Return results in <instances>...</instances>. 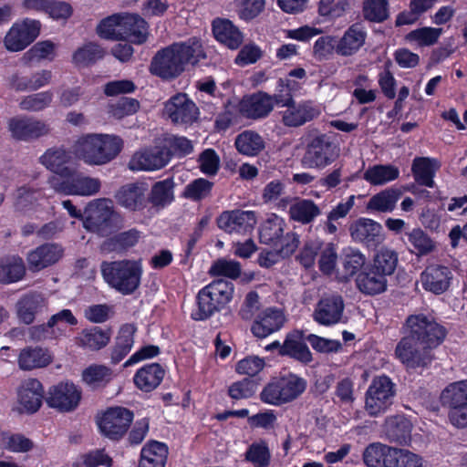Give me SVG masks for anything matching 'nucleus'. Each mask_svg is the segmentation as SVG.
I'll return each instance as SVG.
<instances>
[{"label": "nucleus", "mask_w": 467, "mask_h": 467, "mask_svg": "<svg viewBox=\"0 0 467 467\" xmlns=\"http://www.w3.org/2000/svg\"><path fill=\"white\" fill-rule=\"evenodd\" d=\"M410 334L397 345V358L409 368L426 367L432 360L431 350L441 345L446 329L424 315H412L406 320Z\"/></svg>", "instance_id": "f257e3e1"}, {"label": "nucleus", "mask_w": 467, "mask_h": 467, "mask_svg": "<svg viewBox=\"0 0 467 467\" xmlns=\"http://www.w3.org/2000/svg\"><path fill=\"white\" fill-rule=\"evenodd\" d=\"M206 58L201 40L191 37L183 42H175L156 52L150 64V72L163 80L175 79L188 65L196 66Z\"/></svg>", "instance_id": "f03ea898"}, {"label": "nucleus", "mask_w": 467, "mask_h": 467, "mask_svg": "<svg viewBox=\"0 0 467 467\" xmlns=\"http://www.w3.org/2000/svg\"><path fill=\"white\" fill-rule=\"evenodd\" d=\"M123 149L119 136L103 133H88L78 139L74 145L75 154L88 165L101 166L115 160Z\"/></svg>", "instance_id": "7ed1b4c3"}, {"label": "nucleus", "mask_w": 467, "mask_h": 467, "mask_svg": "<svg viewBox=\"0 0 467 467\" xmlns=\"http://www.w3.org/2000/svg\"><path fill=\"white\" fill-rule=\"evenodd\" d=\"M105 282L118 292H135L140 286L143 273L140 261H103L100 265Z\"/></svg>", "instance_id": "20e7f679"}, {"label": "nucleus", "mask_w": 467, "mask_h": 467, "mask_svg": "<svg viewBox=\"0 0 467 467\" xmlns=\"http://www.w3.org/2000/svg\"><path fill=\"white\" fill-rule=\"evenodd\" d=\"M285 220L272 213L259 227L260 243L267 244L272 248H277L282 258L291 256L299 245V236L296 233L288 232L285 234Z\"/></svg>", "instance_id": "39448f33"}, {"label": "nucleus", "mask_w": 467, "mask_h": 467, "mask_svg": "<svg viewBox=\"0 0 467 467\" xmlns=\"http://www.w3.org/2000/svg\"><path fill=\"white\" fill-rule=\"evenodd\" d=\"M84 224L90 232L109 237L123 228L124 218L107 200L99 199L88 205Z\"/></svg>", "instance_id": "423d86ee"}, {"label": "nucleus", "mask_w": 467, "mask_h": 467, "mask_svg": "<svg viewBox=\"0 0 467 467\" xmlns=\"http://www.w3.org/2000/svg\"><path fill=\"white\" fill-rule=\"evenodd\" d=\"M396 385L385 376L375 377L365 395V410L371 417L384 414L393 404Z\"/></svg>", "instance_id": "0eeeda50"}, {"label": "nucleus", "mask_w": 467, "mask_h": 467, "mask_svg": "<svg viewBox=\"0 0 467 467\" xmlns=\"http://www.w3.org/2000/svg\"><path fill=\"white\" fill-rule=\"evenodd\" d=\"M306 388V381L294 374L275 379L261 392L264 402L280 405L296 400Z\"/></svg>", "instance_id": "6e6552de"}, {"label": "nucleus", "mask_w": 467, "mask_h": 467, "mask_svg": "<svg viewBox=\"0 0 467 467\" xmlns=\"http://www.w3.org/2000/svg\"><path fill=\"white\" fill-rule=\"evenodd\" d=\"M337 151V145L327 134L314 136L306 145L302 165L308 169L322 170L336 161Z\"/></svg>", "instance_id": "1a4fd4ad"}, {"label": "nucleus", "mask_w": 467, "mask_h": 467, "mask_svg": "<svg viewBox=\"0 0 467 467\" xmlns=\"http://www.w3.org/2000/svg\"><path fill=\"white\" fill-rule=\"evenodd\" d=\"M133 419L132 410L122 406H115L108 408L98 418L97 423L104 437L118 441L127 434Z\"/></svg>", "instance_id": "9d476101"}, {"label": "nucleus", "mask_w": 467, "mask_h": 467, "mask_svg": "<svg viewBox=\"0 0 467 467\" xmlns=\"http://www.w3.org/2000/svg\"><path fill=\"white\" fill-rule=\"evenodd\" d=\"M441 402L450 408L449 420L452 425L467 427V379L449 384L441 394Z\"/></svg>", "instance_id": "9b49d317"}, {"label": "nucleus", "mask_w": 467, "mask_h": 467, "mask_svg": "<svg viewBox=\"0 0 467 467\" xmlns=\"http://www.w3.org/2000/svg\"><path fill=\"white\" fill-rule=\"evenodd\" d=\"M38 20L25 18L15 23L6 34L4 43L7 50L18 52L31 45L40 34Z\"/></svg>", "instance_id": "f8f14e48"}, {"label": "nucleus", "mask_w": 467, "mask_h": 467, "mask_svg": "<svg viewBox=\"0 0 467 467\" xmlns=\"http://www.w3.org/2000/svg\"><path fill=\"white\" fill-rule=\"evenodd\" d=\"M348 230L352 240L368 250L376 251L385 240L382 225L370 218L361 217L355 220Z\"/></svg>", "instance_id": "ddd939ff"}, {"label": "nucleus", "mask_w": 467, "mask_h": 467, "mask_svg": "<svg viewBox=\"0 0 467 467\" xmlns=\"http://www.w3.org/2000/svg\"><path fill=\"white\" fill-rule=\"evenodd\" d=\"M11 136L20 141H32L50 132L49 125L44 120L26 115L12 117L7 121Z\"/></svg>", "instance_id": "4468645a"}, {"label": "nucleus", "mask_w": 467, "mask_h": 467, "mask_svg": "<svg viewBox=\"0 0 467 467\" xmlns=\"http://www.w3.org/2000/svg\"><path fill=\"white\" fill-rule=\"evenodd\" d=\"M50 183L57 192L79 196L94 195L101 186L99 179L76 173L74 170L70 177H64L63 180L53 178Z\"/></svg>", "instance_id": "2eb2a0df"}, {"label": "nucleus", "mask_w": 467, "mask_h": 467, "mask_svg": "<svg viewBox=\"0 0 467 467\" xmlns=\"http://www.w3.org/2000/svg\"><path fill=\"white\" fill-rule=\"evenodd\" d=\"M164 111L174 124L192 125L199 118V109L186 93L171 96L164 105Z\"/></svg>", "instance_id": "dca6fc26"}, {"label": "nucleus", "mask_w": 467, "mask_h": 467, "mask_svg": "<svg viewBox=\"0 0 467 467\" xmlns=\"http://www.w3.org/2000/svg\"><path fill=\"white\" fill-rule=\"evenodd\" d=\"M170 161V151L163 145L156 144L135 152L129 161L131 171H157L165 167Z\"/></svg>", "instance_id": "f3484780"}, {"label": "nucleus", "mask_w": 467, "mask_h": 467, "mask_svg": "<svg viewBox=\"0 0 467 467\" xmlns=\"http://www.w3.org/2000/svg\"><path fill=\"white\" fill-rule=\"evenodd\" d=\"M271 99L270 94L262 90L244 95L238 102V111L247 119H266L274 109Z\"/></svg>", "instance_id": "a211bd4d"}, {"label": "nucleus", "mask_w": 467, "mask_h": 467, "mask_svg": "<svg viewBox=\"0 0 467 467\" xmlns=\"http://www.w3.org/2000/svg\"><path fill=\"white\" fill-rule=\"evenodd\" d=\"M81 390L72 382H60L49 389L47 403L61 412L77 409L81 400Z\"/></svg>", "instance_id": "6ab92c4d"}, {"label": "nucleus", "mask_w": 467, "mask_h": 467, "mask_svg": "<svg viewBox=\"0 0 467 467\" xmlns=\"http://www.w3.org/2000/svg\"><path fill=\"white\" fill-rule=\"evenodd\" d=\"M64 249L60 244L46 243L31 250L26 256L28 268L39 272L57 264L63 256Z\"/></svg>", "instance_id": "aec40b11"}, {"label": "nucleus", "mask_w": 467, "mask_h": 467, "mask_svg": "<svg viewBox=\"0 0 467 467\" xmlns=\"http://www.w3.org/2000/svg\"><path fill=\"white\" fill-rule=\"evenodd\" d=\"M165 367L159 362L147 363L138 368L132 378L136 389L143 393H150L163 381Z\"/></svg>", "instance_id": "412c9836"}, {"label": "nucleus", "mask_w": 467, "mask_h": 467, "mask_svg": "<svg viewBox=\"0 0 467 467\" xmlns=\"http://www.w3.org/2000/svg\"><path fill=\"white\" fill-rule=\"evenodd\" d=\"M281 114L282 123L285 127L296 128L317 118L320 110L312 100H303L299 103L293 101Z\"/></svg>", "instance_id": "4be33fe9"}, {"label": "nucleus", "mask_w": 467, "mask_h": 467, "mask_svg": "<svg viewBox=\"0 0 467 467\" xmlns=\"http://www.w3.org/2000/svg\"><path fill=\"white\" fill-rule=\"evenodd\" d=\"M345 305L340 296L331 295L320 299L313 312V318L323 326L340 322Z\"/></svg>", "instance_id": "5701e85b"}, {"label": "nucleus", "mask_w": 467, "mask_h": 467, "mask_svg": "<svg viewBox=\"0 0 467 467\" xmlns=\"http://www.w3.org/2000/svg\"><path fill=\"white\" fill-rule=\"evenodd\" d=\"M146 191L141 183H127L118 190L115 198L119 205L130 212H141L149 203Z\"/></svg>", "instance_id": "b1692460"}, {"label": "nucleus", "mask_w": 467, "mask_h": 467, "mask_svg": "<svg viewBox=\"0 0 467 467\" xmlns=\"http://www.w3.org/2000/svg\"><path fill=\"white\" fill-rule=\"evenodd\" d=\"M285 321L282 309L268 307L257 317L252 325L251 331L256 337L264 338L281 329Z\"/></svg>", "instance_id": "393cba45"}, {"label": "nucleus", "mask_w": 467, "mask_h": 467, "mask_svg": "<svg viewBox=\"0 0 467 467\" xmlns=\"http://www.w3.org/2000/svg\"><path fill=\"white\" fill-rule=\"evenodd\" d=\"M451 279L450 268L440 265L427 266L420 275L422 286L428 292H446Z\"/></svg>", "instance_id": "a878e982"}, {"label": "nucleus", "mask_w": 467, "mask_h": 467, "mask_svg": "<svg viewBox=\"0 0 467 467\" xmlns=\"http://www.w3.org/2000/svg\"><path fill=\"white\" fill-rule=\"evenodd\" d=\"M367 31L359 23L352 24L343 34L337 44V54L342 57L355 55L365 44Z\"/></svg>", "instance_id": "bb28decb"}, {"label": "nucleus", "mask_w": 467, "mask_h": 467, "mask_svg": "<svg viewBox=\"0 0 467 467\" xmlns=\"http://www.w3.org/2000/svg\"><path fill=\"white\" fill-rule=\"evenodd\" d=\"M44 389L36 379H26L18 389V400L27 413L36 412L43 402Z\"/></svg>", "instance_id": "cd10ccee"}, {"label": "nucleus", "mask_w": 467, "mask_h": 467, "mask_svg": "<svg viewBox=\"0 0 467 467\" xmlns=\"http://www.w3.org/2000/svg\"><path fill=\"white\" fill-rule=\"evenodd\" d=\"M39 160L47 170L62 178L72 175L73 169L67 166L71 160V152L63 147L47 149Z\"/></svg>", "instance_id": "c85d7f7f"}, {"label": "nucleus", "mask_w": 467, "mask_h": 467, "mask_svg": "<svg viewBox=\"0 0 467 467\" xmlns=\"http://www.w3.org/2000/svg\"><path fill=\"white\" fill-rule=\"evenodd\" d=\"M121 39L141 45L148 38V23L136 14L124 13L121 26Z\"/></svg>", "instance_id": "c756f323"}, {"label": "nucleus", "mask_w": 467, "mask_h": 467, "mask_svg": "<svg viewBox=\"0 0 467 467\" xmlns=\"http://www.w3.org/2000/svg\"><path fill=\"white\" fill-rule=\"evenodd\" d=\"M137 327L131 323L123 324L118 332L114 345L110 350V362L119 364L130 352L134 344Z\"/></svg>", "instance_id": "7c9ffc66"}, {"label": "nucleus", "mask_w": 467, "mask_h": 467, "mask_svg": "<svg viewBox=\"0 0 467 467\" xmlns=\"http://www.w3.org/2000/svg\"><path fill=\"white\" fill-rule=\"evenodd\" d=\"M25 262L19 255L0 256V284L11 285L17 283L26 276Z\"/></svg>", "instance_id": "2f4dec72"}, {"label": "nucleus", "mask_w": 467, "mask_h": 467, "mask_svg": "<svg viewBox=\"0 0 467 467\" xmlns=\"http://www.w3.org/2000/svg\"><path fill=\"white\" fill-rule=\"evenodd\" d=\"M396 448L376 442L369 444L363 452L368 467H393Z\"/></svg>", "instance_id": "473e14b6"}, {"label": "nucleus", "mask_w": 467, "mask_h": 467, "mask_svg": "<svg viewBox=\"0 0 467 467\" xmlns=\"http://www.w3.org/2000/svg\"><path fill=\"white\" fill-rule=\"evenodd\" d=\"M359 292H386L388 279L370 264H368L355 278Z\"/></svg>", "instance_id": "72a5a7b5"}, {"label": "nucleus", "mask_w": 467, "mask_h": 467, "mask_svg": "<svg viewBox=\"0 0 467 467\" xmlns=\"http://www.w3.org/2000/svg\"><path fill=\"white\" fill-rule=\"evenodd\" d=\"M140 232L136 228L128 231L115 233L109 236L101 244V250L108 253H125L134 247L140 239Z\"/></svg>", "instance_id": "f704fd0d"}, {"label": "nucleus", "mask_w": 467, "mask_h": 467, "mask_svg": "<svg viewBox=\"0 0 467 467\" xmlns=\"http://www.w3.org/2000/svg\"><path fill=\"white\" fill-rule=\"evenodd\" d=\"M438 169L439 162L433 158L416 157L412 161L411 172L413 178L421 186L434 187V177Z\"/></svg>", "instance_id": "c9c22d12"}, {"label": "nucleus", "mask_w": 467, "mask_h": 467, "mask_svg": "<svg viewBox=\"0 0 467 467\" xmlns=\"http://www.w3.org/2000/svg\"><path fill=\"white\" fill-rule=\"evenodd\" d=\"M233 294H197L196 308L191 313L192 319L202 321L211 317L215 311L220 310V301L217 296L223 297L226 301L231 300Z\"/></svg>", "instance_id": "e433bc0d"}, {"label": "nucleus", "mask_w": 467, "mask_h": 467, "mask_svg": "<svg viewBox=\"0 0 467 467\" xmlns=\"http://www.w3.org/2000/svg\"><path fill=\"white\" fill-rule=\"evenodd\" d=\"M412 425L403 416L389 418L385 423V435L390 442L407 445L411 440Z\"/></svg>", "instance_id": "4c0bfd02"}, {"label": "nucleus", "mask_w": 467, "mask_h": 467, "mask_svg": "<svg viewBox=\"0 0 467 467\" xmlns=\"http://www.w3.org/2000/svg\"><path fill=\"white\" fill-rule=\"evenodd\" d=\"M111 337V329H102L99 327H92L83 329L76 337L78 347L95 351L105 348Z\"/></svg>", "instance_id": "58836bf2"}, {"label": "nucleus", "mask_w": 467, "mask_h": 467, "mask_svg": "<svg viewBox=\"0 0 467 467\" xmlns=\"http://www.w3.org/2000/svg\"><path fill=\"white\" fill-rule=\"evenodd\" d=\"M45 306L46 300L42 294H25L16 305L17 317L22 323L30 325Z\"/></svg>", "instance_id": "ea45409f"}, {"label": "nucleus", "mask_w": 467, "mask_h": 467, "mask_svg": "<svg viewBox=\"0 0 467 467\" xmlns=\"http://www.w3.org/2000/svg\"><path fill=\"white\" fill-rule=\"evenodd\" d=\"M17 361L22 370H32L48 366L52 362V358L43 348L26 347L20 351Z\"/></svg>", "instance_id": "a19ab883"}, {"label": "nucleus", "mask_w": 467, "mask_h": 467, "mask_svg": "<svg viewBox=\"0 0 467 467\" xmlns=\"http://www.w3.org/2000/svg\"><path fill=\"white\" fill-rule=\"evenodd\" d=\"M402 192L399 188L390 187L374 194L367 203L369 213H390L395 209L396 203Z\"/></svg>", "instance_id": "79ce46f5"}, {"label": "nucleus", "mask_w": 467, "mask_h": 467, "mask_svg": "<svg viewBox=\"0 0 467 467\" xmlns=\"http://www.w3.org/2000/svg\"><path fill=\"white\" fill-rule=\"evenodd\" d=\"M114 371L108 366L91 364L82 371V380L92 389L106 388L114 378Z\"/></svg>", "instance_id": "37998d69"}, {"label": "nucleus", "mask_w": 467, "mask_h": 467, "mask_svg": "<svg viewBox=\"0 0 467 467\" xmlns=\"http://www.w3.org/2000/svg\"><path fill=\"white\" fill-rule=\"evenodd\" d=\"M340 262L343 275L339 278L345 282H348L354 275L357 276L362 268L367 265L365 255L358 249L349 246L342 250Z\"/></svg>", "instance_id": "c03bdc74"}, {"label": "nucleus", "mask_w": 467, "mask_h": 467, "mask_svg": "<svg viewBox=\"0 0 467 467\" xmlns=\"http://www.w3.org/2000/svg\"><path fill=\"white\" fill-rule=\"evenodd\" d=\"M265 148V141L256 131L246 130L235 137V149L243 155L255 157Z\"/></svg>", "instance_id": "a18cd8bd"}, {"label": "nucleus", "mask_w": 467, "mask_h": 467, "mask_svg": "<svg viewBox=\"0 0 467 467\" xmlns=\"http://www.w3.org/2000/svg\"><path fill=\"white\" fill-rule=\"evenodd\" d=\"M288 213L291 220L308 224L321 213V211L313 200L295 198Z\"/></svg>", "instance_id": "49530a36"}, {"label": "nucleus", "mask_w": 467, "mask_h": 467, "mask_svg": "<svg viewBox=\"0 0 467 467\" xmlns=\"http://www.w3.org/2000/svg\"><path fill=\"white\" fill-rule=\"evenodd\" d=\"M399 176L398 167L392 164H376L365 171L363 179L371 185L378 186L395 181Z\"/></svg>", "instance_id": "de8ad7c7"}, {"label": "nucleus", "mask_w": 467, "mask_h": 467, "mask_svg": "<svg viewBox=\"0 0 467 467\" xmlns=\"http://www.w3.org/2000/svg\"><path fill=\"white\" fill-rule=\"evenodd\" d=\"M174 182L168 178L155 182L147 199L149 203L156 207H165L174 201L173 194Z\"/></svg>", "instance_id": "09e8293b"}, {"label": "nucleus", "mask_w": 467, "mask_h": 467, "mask_svg": "<svg viewBox=\"0 0 467 467\" xmlns=\"http://www.w3.org/2000/svg\"><path fill=\"white\" fill-rule=\"evenodd\" d=\"M398 262L399 256L396 251L382 247L377 251L370 265L388 279L394 274Z\"/></svg>", "instance_id": "8fccbe9b"}, {"label": "nucleus", "mask_w": 467, "mask_h": 467, "mask_svg": "<svg viewBox=\"0 0 467 467\" xmlns=\"http://www.w3.org/2000/svg\"><path fill=\"white\" fill-rule=\"evenodd\" d=\"M123 15L122 13H116L101 19L96 28L98 36L106 40H120Z\"/></svg>", "instance_id": "3c124183"}, {"label": "nucleus", "mask_w": 467, "mask_h": 467, "mask_svg": "<svg viewBox=\"0 0 467 467\" xmlns=\"http://www.w3.org/2000/svg\"><path fill=\"white\" fill-rule=\"evenodd\" d=\"M282 356H290L301 362L308 363L312 359L307 346L297 338L296 334H288L281 348Z\"/></svg>", "instance_id": "603ef678"}, {"label": "nucleus", "mask_w": 467, "mask_h": 467, "mask_svg": "<svg viewBox=\"0 0 467 467\" xmlns=\"http://www.w3.org/2000/svg\"><path fill=\"white\" fill-rule=\"evenodd\" d=\"M1 447L11 452H28L34 448V442L21 433H11L0 430Z\"/></svg>", "instance_id": "864d4df0"}, {"label": "nucleus", "mask_w": 467, "mask_h": 467, "mask_svg": "<svg viewBox=\"0 0 467 467\" xmlns=\"http://www.w3.org/2000/svg\"><path fill=\"white\" fill-rule=\"evenodd\" d=\"M104 49L97 43L89 42L78 47L72 56V62L77 66H89L102 59Z\"/></svg>", "instance_id": "5fc2aeb1"}, {"label": "nucleus", "mask_w": 467, "mask_h": 467, "mask_svg": "<svg viewBox=\"0 0 467 467\" xmlns=\"http://www.w3.org/2000/svg\"><path fill=\"white\" fill-rule=\"evenodd\" d=\"M388 0H364L362 15L365 20L372 23H383L389 16Z\"/></svg>", "instance_id": "6e6d98bb"}, {"label": "nucleus", "mask_w": 467, "mask_h": 467, "mask_svg": "<svg viewBox=\"0 0 467 467\" xmlns=\"http://www.w3.org/2000/svg\"><path fill=\"white\" fill-rule=\"evenodd\" d=\"M442 28L423 26L411 30L405 36V40L410 43H416L419 47H431L435 45L441 35Z\"/></svg>", "instance_id": "4d7b16f0"}, {"label": "nucleus", "mask_w": 467, "mask_h": 467, "mask_svg": "<svg viewBox=\"0 0 467 467\" xmlns=\"http://www.w3.org/2000/svg\"><path fill=\"white\" fill-rule=\"evenodd\" d=\"M213 188V182L204 178H197L184 187L182 195L185 199L200 202L211 195Z\"/></svg>", "instance_id": "13d9d810"}, {"label": "nucleus", "mask_w": 467, "mask_h": 467, "mask_svg": "<svg viewBox=\"0 0 467 467\" xmlns=\"http://www.w3.org/2000/svg\"><path fill=\"white\" fill-rule=\"evenodd\" d=\"M214 38L230 49H234V22L228 18L216 17L212 22Z\"/></svg>", "instance_id": "bf43d9fd"}, {"label": "nucleus", "mask_w": 467, "mask_h": 467, "mask_svg": "<svg viewBox=\"0 0 467 467\" xmlns=\"http://www.w3.org/2000/svg\"><path fill=\"white\" fill-rule=\"evenodd\" d=\"M408 241L418 256L427 255L435 249L433 240L420 228H414L409 233Z\"/></svg>", "instance_id": "052dcab7"}, {"label": "nucleus", "mask_w": 467, "mask_h": 467, "mask_svg": "<svg viewBox=\"0 0 467 467\" xmlns=\"http://www.w3.org/2000/svg\"><path fill=\"white\" fill-rule=\"evenodd\" d=\"M55 48V44L50 40L39 41L24 54V59L26 62L43 59L53 61L56 56Z\"/></svg>", "instance_id": "680f3d73"}, {"label": "nucleus", "mask_w": 467, "mask_h": 467, "mask_svg": "<svg viewBox=\"0 0 467 467\" xmlns=\"http://www.w3.org/2000/svg\"><path fill=\"white\" fill-rule=\"evenodd\" d=\"M53 100V93L50 90L26 96L19 103L21 109L27 111H41L47 108Z\"/></svg>", "instance_id": "e2e57ef3"}, {"label": "nucleus", "mask_w": 467, "mask_h": 467, "mask_svg": "<svg viewBox=\"0 0 467 467\" xmlns=\"http://www.w3.org/2000/svg\"><path fill=\"white\" fill-rule=\"evenodd\" d=\"M235 4L239 18L249 22L264 11L265 0H235Z\"/></svg>", "instance_id": "0e129e2a"}, {"label": "nucleus", "mask_w": 467, "mask_h": 467, "mask_svg": "<svg viewBox=\"0 0 467 467\" xmlns=\"http://www.w3.org/2000/svg\"><path fill=\"white\" fill-rule=\"evenodd\" d=\"M112 462L111 457L101 449L83 454L80 460L74 463V467H111Z\"/></svg>", "instance_id": "69168bd1"}, {"label": "nucleus", "mask_w": 467, "mask_h": 467, "mask_svg": "<svg viewBox=\"0 0 467 467\" xmlns=\"http://www.w3.org/2000/svg\"><path fill=\"white\" fill-rule=\"evenodd\" d=\"M337 252L334 244L328 243L319 252L318 268L325 275H331L336 268Z\"/></svg>", "instance_id": "338daca9"}, {"label": "nucleus", "mask_w": 467, "mask_h": 467, "mask_svg": "<svg viewBox=\"0 0 467 467\" xmlns=\"http://www.w3.org/2000/svg\"><path fill=\"white\" fill-rule=\"evenodd\" d=\"M245 459L252 462L254 467H268L271 454L265 442L253 443L245 452Z\"/></svg>", "instance_id": "774afa93"}]
</instances>
